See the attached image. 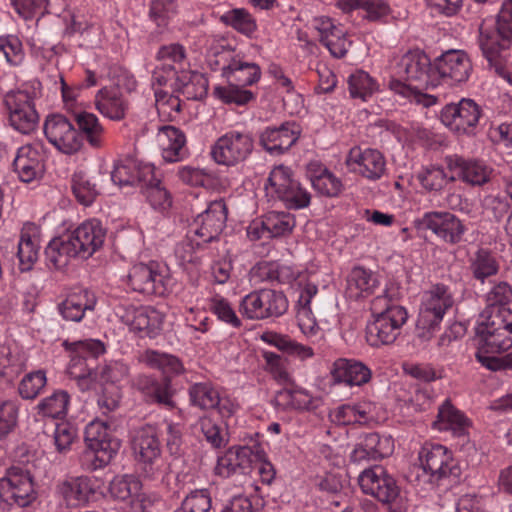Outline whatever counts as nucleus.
Masks as SVG:
<instances>
[{"instance_id": "obj_56", "label": "nucleus", "mask_w": 512, "mask_h": 512, "mask_svg": "<svg viewBox=\"0 0 512 512\" xmlns=\"http://www.w3.org/2000/svg\"><path fill=\"white\" fill-rule=\"evenodd\" d=\"M176 92L169 94L164 90H155L156 108L160 115L173 120L174 116L181 111V100Z\"/></svg>"}, {"instance_id": "obj_45", "label": "nucleus", "mask_w": 512, "mask_h": 512, "mask_svg": "<svg viewBox=\"0 0 512 512\" xmlns=\"http://www.w3.org/2000/svg\"><path fill=\"white\" fill-rule=\"evenodd\" d=\"M69 395L64 390L55 391L37 405L38 413L44 417L61 418L66 415Z\"/></svg>"}, {"instance_id": "obj_38", "label": "nucleus", "mask_w": 512, "mask_h": 512, "mask_svg": "<svg viewBox=\"0 0 512 512\" xmlns=\"http://www.w3.org/2000/svg\"><path fill=\"white\" fill-rule=\"evenodd\" d=\"M86 291L69 295L59 304L58 310L67 321L79 322L87 310H93L95 301H89Z\"/></svg>"}, {"instance_id": "obj_21", "label": "nucleus", "mask_w": 512, "mask_h": 512, "mask_svg": "<svg viewBox=\"0 0 512 512\" xmlns=\"http://www.w3.org/2000/svg\"><path fill=\"white\" fill-rule=\"evenodd\" d=\"M133 290L148 294L162 295L165 292L164 276L158 270V264L139 263L132 267L128 275Z\"/></svg>"}, {"instance_id": "obj_9", "label": "nucleus", "mask_w": 512, "mask_h": 512, "mask_svg": "<svg viewBox=\"0 0 512 512\" xmlns=\"http://www.w3.org/2000/svg\"><path fill=\"white\" fill-rule=\"evenodd\" d=\"M254 140L251 135L231 131L217 139L211 150L216 163L235 166L245 161L252 153Z\"/></svg>"}, {"instance_id": "obj_41", "label": "nucleus", "mask_w": 512, "mask_h": 512, "mask_svg": "<svg viewBox=\"0 0 512 512\" xmlns=\"http://www.w3.org/2000/svg\"><path fill=\"white\" fill-rule=\"evenodd\" d=\"M166 141L162 145V157L166 162H176L183 158L186 138L184 133L174 126L162 127Z\"/></svg>"}, {"instance_id": "obj_20", "label": "nucleus", "mask_w": 512, "mask_h": 512, "mask_svg": "<svg viewBox=\"0 0 512 512\" xmlns=\"http://www.w3.org/2000/svg\"><path fill=\"white\" fill-rule=\"evenodd\" d=\"M299 135L295 122H284L278 127H266L259 136V143L267 152L280 155L296 143Z\"/></svg>"}, {"instance_id": "obj_18", "label": "nucleus", "mask_w": 512, "mask_h": 512, "mask_svg": "<svg viewBox=\"0 0 512 512\" xmlns=\"http://www.w3.org/2000/svg\"><path fill=\"white\" fill-rule=\"evenodd\" d=\"M121 319L142 337L154 338L162 329L164 315L152 307L129 306L124 309Z\"/></svg>"}, {"instance_id": "obj_57", "label": "nucleus", "mask_w": 512, "mask_h": 512, "mask_svg": "<svg viewBox=\"0 0 512 512\" xmlns=\"http://www.w3.org/2000/svg\"><path fill=\"white\" fill-rule=\"evenodd\" d=\"M47 382L45 372L36 371L25 375L21 380L18 390L24 399L35 398L45 387Z\"/></svg>"}, {"instance_id": "obj_52", "label": "nucleus", "mask_w": 512, "mask_h": 512, "mask_svg": "<svg viewBox=\"0 0 512 512\" xmlns=\"http://www.w3.org/2000/svg\"><path fill=\"white\" fill-rule=\"evenodd\" d=\"M242 86L229 83L227 87H215L214 94L226 104L245 105L253 98V93L241 88Z\"/></svg>"}, {"instance_id": "obj_6", "label": "nucleus", "mask_w": 512, "mask_h": 512, "mask_svg": "<svg viewBox=\"0 0 512 512\" xmlns=\"http://www.w3.org/2000/svg\"><path fill=\"white\" fill-rule=\"evenodd\" d=\"M478 351L476 359L491 371L512 368V353L498 357L512 347V333L490 332L489 330L476 331Z\"/></svg>"}, {"instance_id": "obj_54", "label": "nucleus", "mask_w": 512, "mask_h": 512, "mask_svg": "<svg viewBox=\"0 0 512 512\" xmlns=\"http://www.w3.org/2000/svg\"><path fill=\"white\" fill-rule=\"evenodd\" d=\"M72 190L77 200L85 206L90 205L98 195L95 183H91L82 173L73 176Z\"/></svg>"}, {"instance_id": "obj_49", "label": "nucleus", "mask_w": 512, "mask_h": 512, "mask_svg": "<svg viewBox=\"0 0 512 512\" xmlns=\"http://www.w3.org/2000/svg\"><path fill=\"white\" fill-rule=\"evenodd\" d=\"M38 245L31 235L22 232L18 243L17 256L19 259V269L22 272L30 271L38 259Z\"/></svg>"}, {"instance_id": "obj_44", "label": "nucleus", "mask_w": 512, "mask_h": 512, "mask_svg": "<svg viewBox=\"0 0 512 512\" xmlns=\"http://www.w3.org/2000/svg\"><path fill=\"white\" fill-rule=\"evenodd\" d=\"M220 21L246 36H251L257 29L255 19L243 8H235L226 12L220 17Z\"/></svg>"}, {"instance_id": "obj_28", "label": "nucleus", "mask_w": 512, "mask_h": 512, "mask_svg": "<svg viewBox=\"0 0 512 512\" xmlns=\"http://www.w3.org/2000/svg\"><path fill=\"white\" fill-rule=\"evenodd\" d=\"M332 376L335 382L361 386L370 380L371 371L362 362L340 358L334 363Z\"/></svg>"}, {"instance_id": "obj_33", "label": "nucleus", "mask_w": 512, "mask_h": 512, "mask_svg": "<svg viewBox=\"0 0 512 512\" xmlns=\"http://www.w3.org/2000/svg\"><path fill=\"white\" fill-rule=\"evenodd\" d=\"M45 256L49 268L61 270L68 266L72 258L78 257V253L68 237L62 236L50 241L45 249Z\"/></svg>"}, {"instance_id": "obj_51", "label": "nucleus", "mask_w": 512, "mask_h": 512, "mask_svg": "<svg viewBox=\"0 0 512 512\" xmlns=\"http://www.w3.org/2000/svg\"><path fill=\"white\" fill-rule=\"evenodd\" d=\"M191 402L201 409H214L219 404V393L209 383H196L189 390Z\"/></svg>"}, {"instance_id": "obj_50", "label": "nucleus", "mask_w": 512, "mask_h": 512, "mask_svg": "<svg viewBox=\"0 0 512 512\" xmlns=\"http://www.w3.org/2000/svg\"><path fill=\"white\" fill-rule=\"evenodd\" d=\"M263 340L274 345L279 350L288 353L289 355H296L301 359L311 357L313 351L311 347L298 344L286 336L277 333H267L263 335Z\"/></svg>"}, {"instance_id": "obj_58", "label": "nucleus", "mask_w": 512, "mask_h": 512, "mask_svg": "<svg viewBox=\"0 0 512 512\" xmlns=\"http://www.w3.org/2000/svg\"><path fill=\"white\" fill-rule=\"evenodd\" d=\"M146 361L152 367L161 369L163 373L179 374L183 370L182 363L178 358L157 351H147Z\"/></svg>"}, {"instance_id": "obj_39", "label": "nucleus", "mask_w": 512, "mask_h": 512, "mask_svg": "<svg viewBox=\"0 0 512 512\" xmlns=\"http://www.w3.org/2000/svg\"><path fill=\"white\" fill-rule=\"evenodd\" d=\"M295 224V217L286 212L271 211L262 219V228L267 230V238L289 235Z\"/></svg>"}, {"instance_id": "obj_22", "label": "nucleus", "mask_w": 512, "mask_h": 512, "mask_svg": "<svg viewBox=\"0 0 512 512\" xmlns=\"http://www.w3.org/2000/svg\"><path fill=\"white\" fill-rule=\"evenodd\" d=\"M481 109L472 99L463 98L459 103L448 104L441 111V120L447 126L466 132L477 125Z\"/></svg>"}, {"instance_id": "obj_23", "label": "nucleus", "mask_w": 512, "mask_h": 512, "mask_svg": "<svg viewBox=\"0 0 512 512\" xmlns=\"http://www.w3.org/2000/svg\"><path fill=\"white\" fill-rule=\"evenodd\" d=\"M471 70V64L466 54L459 50H449L436 58L434 72L436 82L440 78H449L454 82L465 81Z\"/></svg>"}, {"instance_id": "obj_55", "label": "nucleus", "mask_w": 512, "mask_h": 512, "mask_svg": "<svg viewBox=\"0 0 512 512\" xmlns=\"http://www.w3.org/2000/svg\"><path fill=\"white\" fill-rule=\"evenodd\" d=\"M294 181L295 180L291 178L290 169L280 165L270 172L265 189L268 190L270 187L273 189V192L277 197L280 198L281 195L290 188Z\"/></svg>"}, {"instance_id": "obj_12", "label": "nucleus", "mask_w": 512, "mask_h": 512, "mask_svg": "<svg viewBox=\"0 0 512 512\" xmlns=\"http://www.w3.org/2000/svg\"><path fill=\"white\" fill-rule=\"evenodd\" d=\"M419 460L424 471L437 480L452 478L457 481L460 477V468L448 449L440 444H425L419 452Z\"/></svg>"}, {"instance_id": "obj_46", "label": "nucleus", "mask_w": 512, "mask_h": 512, "mask_svg": "<svg viewBox=\"0 0 512 512\" xmlns=\"http://www.w3.org/2000/svg\"><path fill=\"white\" fill-rule=\"evenodd\" d=\"M438 418L443 423L441 428L451 429L458 436L465 433V429L469 424L468 419L449 400H446L439 408Z\"/></svg>"}, {"instance_id": "obj_5", "label": "nucleus", "mask_w": 512, "mask_h": 512, "mask_svg": "<svg viewBox=\"0 0 512 512\" xmlns=\"http://www.w3.org/2000/svg\"><path fill=\"white\" fill-rule=\"evenodd\" d=\"M72 356L67 369L68 374L78 380L86 378L102 380L108 379L110 368L99 367L97 358L105 351L104 345L99 340L78 341L71 344Z\"/></svg>"}, {"instance_id": "obj_1", "label": "nucleus", "mask_w": 512, "mask_h": 512, "mask_svg": "<svg viewBox=\"0 0 512 512\" xmlns=\"http://www.w3.org/2000/svg\"><path fill=\"white\" fill-rule=\"evenodd\" d=\"M496 31L479 27V47L495 72L512 84V73L505 66L503 52L512 44V0L503 3L496 19Z\"/></svg>"}, {"instance_id": "obj_3", "label": "nucleus", "mask_w": 512, "mask_h": 512, "mask_svg": "<svg viewBox=\"0 0 512 512\" xmlns=\"http://www.w3.org/2000/svg\"><path fill=\"white\" fill-rule=\"evenodd\" d=\"M452 305V296L444 285H436L425 292L416 322L417 337L423 341L430 340Z\"/></svg>"}, {"instance_id": "obj_42", "label": "nucleus", "mask_w": 512, "mask_h": 512, "mask_svg": "<svg viewBox=\"0 0 512 512\" xmlns=\"http://www.w3.org/2000/svg\"><path fill=\"white\" fill-rule=\"evenodd\" d=\"M140 187L154 209L165 210L171 206L170 194L162 186L161 180L155 176L154 168L152 169V178L144 181Z\"/></svg>"}, {"instance_id": "obj_35", "label": "nucleus", "mask_w": 512, "mask_h": 512, "mask_svg": "<svg viewBox=\"0 0 512 512\" xmlns=\"http://www.w3.org/2000/svg\"><path fill=\"white\" fill-rule=\"evenodd\" d=\"M261 75L260 67L255 63L232 60L230 66H225L224 77L229 83L242 87L256 83Z\"/></svg>"}, {"instance_id": "obj_48", "label": "nucleus", "mask_w": 512, "mask_h": 512, "mask_svg": "<svg viewBox=\"0 0 512 512\" xmlns=\"http://www.w3.org/2000/svg\"><path fill=\"white\" fill-rule=\"evenodd\" d=\"M339 7L344 12H350L354 9H363L365 16L369 20H378L388 13V6L380 0H340Z\"/></svg>"}, {"instance_id": "obj_63", "label": "nucleus", "mask_w": 512, "mask_h": 512, "mask_svg": "<svg viewBox=\"0 0 512 512\" xmlns=\"http://www.w3.org/2000/svg\"><path fill=\"white\" fill-rule=\"evenodd\" d=\"M22 59V45L19 40L0 37V64L19 65Z\"/></svg>"}, {"instance_id": "obj_19", "label": "nucleus", "mask_w": 512, "mask_h": 512, "mask_svg": "<svg viewBox=\"0 0 512 512\" xmlns=\"http://www.w3.org/2000/svg\"><path fill=\"white\" fill-rule=\"evenodd\" d=\"M66 236L74 244L78 257L88 259L103 245L105 230L100 222L91 220L82 223L71 234Z\"/></svg>"}, {"instance_id": "obj_24", "label": "nucleus", "mask_w": 512, "mask_h": 512, "mask_svg": "<svg viewBox=\"0 0 512 512\" xmlns=\"http://www.w3.org/2000/svg\"><path fill=\"white\" fill-rule=\"evenodd\" d=\"M447 167L452 172L449 181L461 179L470 185L481 186L490 180L491 169L480 161L454 156L447 158Z\"/></svg>"}, {"instance_id": "obj_32", "label": "nucleus", "mask_w": 512, "mask_h": 512, "mask_svg": "<svg viewBox=\"0 0 512 512\" xmlns=\"http://www.w3.org/2000/svg\"><path fill=\"white\" fill-rule=\"evenodd\" d=\"M476 331L512 333V312L500 306H487L480 315Z\"/></svg>"}, {"instance_id": "obj_26", "label": "nucleus", "mask_w": 512, "mask_h": 512, "mask_svg": "<svg viewBox=\"0 0 512 512\" xmlns=\"http://www.w3.org/2000/svg\"><path fill=\"white\" fill-rule=\"evenodd\" d=\"M347 165L351 163L358 164L360 173L368 179H379L385 171V159L376 149L367 148L362 150L360 147H353L346 159Z\"/></svg>"}, {"instance_id": "obj_13", "label": "nucleus", "mask_w": 512, "mask_h": 512, "mask_svg": "<svg viewBox=\"0 0 512 512\" xmlns=\"http://www.w3.org/2000/svg\"><path fill=\"white\" fill-rule=\"evenodd\" d=\"M44 133L48 141L62 153L73 154L82 147L81 136L63 115L48 116L44 123Z\"/></svg>"}, {"instance_id": "obj_17", "label": "nucleus", "mask_w": 512, "mask_h": 512, "mask_svg": "<svg viewBox=\"0 0 512 512\" xmlns=\"http://www.w3.org/2000/svg\"><path fill=\"white\" fill-rule=\"evenodd\" d=\"M227 213L223 199L212 201L207 209L194 219L195 234L206 243L216 240L225 227Z\"/></svg>"}, {"instance_id": "obj_16", "label": "nucleus", "mask_w": 512, "mask_h": 512, "mask_svg": "<svg viewBox=\"0 0 512 512\" xmlns=\"http://www.w3.org/2000/svg\"><path fill=\"white\" fill-rule=\"evenodd\" d=\"M418 229L431 230L435 235L450 244L461 241L465 227L461 220L449 212H428L415 221Z\"/></svg>"}, {"instance_id": "obj_61", "label": "nucleus", "mask_w": 512, "mask_h": 512, "mask_svg": "<svg viewBox=\"0 0 512 512\" xmlns=\"http://www.w3.org/2000/svg\"><path fill=\"white\" fill-rule=\"evenodd\" d=\"M199 426L206 441L214 448H221L228 442L227 433L210 418H201Z\"/></svg>"}, {"instance_id": "obj_34", "label": "nucleus", "mask_w": 512, "mask_h": 512, "mask_svg": "<svg viewBox=\"0 0 512 512\" xmlns=\"http://www.w3.org/2000/svg\"><path fill=\"white\" fill-rule=\"evenodd\" d=\"M59 491L70 505H79L89 501L94 494L91 480L88 477L70 478L62 482Z\"/></svg>"}, {"instance_id": "obj_43", "label": "nucleus", "mask_w": 512, "mask_h": 512, "mask_svg": "<svg viewBox=\"0 0 512 512\" xmlns=\"http://www.w3.org/2000/svg\"><path fill=\"white\" fill-rule=\"evenodd\" d=\"M143 390L147 401L167 407L173 406L170 380L167 376L160 381L145 378L143 382Z\"/></svg>"}, {"instance_id": "obj_64", "label": "nucleus", "mask_w": 512, "mask_h": 512, "mask_svg": "<svg viewBox=\"0 0 512 512\" xmlns=\"http://www.w3.org/2000/svg\"><path fill=\"white\" fill-rule=\"evenodd\" d=\"M418 179L422 186L429 191L441 190L449 180L447 179L444 169L441 167L427 168L418 175Z\"/></svg>"}, {"instance_id": "obj_11", "label": "nucleus", "mask_w": 512, "mask_h": 512, "mask_svg": "<svg viewBox=\"0 0 512 512\" xmlns=\"http://www.w3.org/2000/svg\"><path fill=\"white\" fill-rule=\"evenodd\" d=\"M11 125L23 134L32 132L39 121L33 97L23 90L10 91L4 96Z\"/></svg>"}, {"instance_id": "obj_62", "label": "nucleus", "mask_w": 512, "mask_h": 512, "mask_svg": "<svg viewBox=\"0 0 512 512\" xmlns=\"http://www.w3.org/2000/svg\"><path fill=\"white\" fill-rule=\"evenodd\" d=\"M289 209H301L310 204V194L304 190L300 183L294 181L290 188L279 198Z\"/></svg>"}, {"instance_id": "obj_36", "label": "nucleus", "mask_w": 512, "mask_h": 512, "mask_svg": "<svg viewBox=\"0 0 512 512\" xmlns=\"http://www.w3.org/2000/svg\"><path fill=\"white\" fill-rule=\"evenodd\" d=\"M377 285L378 280L370 271L355 267L347 280V292L350 298L358 299L372 294Z\"/></svg>"}, {"instance_id": "obj_53", "label": "nucleus", "mask_w": 512, "mask_h": 512, "mask_svg": "<svg viewBox=\"0 0 512 512\" xmlns=\"http://www.w3.org/2000/svg\"><path fill=\"white\" fill-rule=\"evenodd\" d=\"M313 187L322 195L327 197L338 196L343 189L340 179L335 177L329 170L324 169L319 175L311 179Z\"/></svg>"}, {"instance_id": "obj_40", "label": "nucleus", "mask_w": 512, "mask_h": 512, "mask_svg": "<svg viewBox=\"0 0 512 512\" xmlns=\"http://www.w3.org/2000/svg\"><path fill=\"white\" fill-rule=\"evenodd\" d=\"M75 119L81 139H85L93 148H100L102 146L104 129L99 123L98 118L92 113L80 112L75 115Z\"/></svg>"}, {"instance_id": "obj_27", "label": "nucleus", "mask_w": 512, "mask_h": 512, "mask_svg": "<svg viewBox=\"0 0 512 512\" xmlns=\"http://www.w3.org/2000/svg\"><path fill=\"white\" fill-rule=\"evenodd\" d=\"M13 170L22 182L29 183L43 172L39 151L31 145H24L17 151L13 161Z\"/></svg>"}, {"instance_id": "obj_14", "label": "nucleus", "mask_w": 512, "mask_h": 512, "mask_svg": "<svg viewBox=\"0 0 512 512\" xmlns=\"http://www.w3.org/2000/svg\"><path fill=\"white\" fill-rule=\"evenodd\" d=\"M359 485L364 493L374 496L384 504L395 502L400 494L396 480L378 465L361 473Z\"/></svg>"}, {"instance_id": "obj_10", "label": "nucleus", "mask_w": 512, "mask_h": 512, "mask_svg": "<svg viewBox=\"0 0 512 512\" xmlns=\"http://www.w3.org/2000/svg\"><path fill=\"white\" fill-rule=\"evenodd\" d=\"M0 498L8 505L26 507L35 499L34 485L30 473L13 466L0 479Z\"/></svg>"}, {"instance_id": "obj_8", "label": "nucleus", "mask_w": 512, "mask_h": 512, "mask_svg": "<svg viewBox=\"0 0 512 512\" xmlns=\"http://www.w3.org/2000/svg\"><path fill=\"white\" fill-rule=\"evenodd\" d=\"M132 449L137 465L146 477H152L159 470L161 444L157 430L151 425L143 426L134 432Z\"/></svg>"}, {"instance_id": "obj_29", "label": "nucleus", "mask_w": 512, "mask_h": 512, "mask_svg": "<svg viewBox=\"0 0 512 512\" xmlns=\"http://www.w3.org/2000/svg\"><path fill=\"white\" fill-rule=\"evenodd\" d=\"M151 165L138 166L132 159H126L124 162L115 164L111 172V180L119 185H139L152 178Z\"/></svg>"}, {"instance_id": "obj_60", "label": "nucleus", "mask_w": 512, "mask_h": 512, "mask_svg": "<svg viewBox=\"0 0 512 512\" xmlns=\"http://www.w3.org/2000/svg\"><path fill=\"white\" fill-rule=\"evenodd\" d=\"M211 498L207 490L192 491L183 500L181 508L176 512H210Z\"/></svg>"}, {"instance_id": "obj_7", "label": "nucleus", "mask_w": 512, "mask_h": 512, "mask_svg": "<svg viewBox=\"0 0 512 512\" xmlns=\"http://www.w3.org/2000/svg\"><path fill=\"white\" fill-rule=\"evenodd\" d=\"M288 308L286 296L276 290L260 289L246 295L240 303V312L249 319L263 320L283 315Z\"/></svg>"}, {"instance_id": "obj_31", "label": "nucleus", "mask_w": 512, "mask_h": 512, "mask_svg": "<svg viewBox=\"0 0 512 512\" xmlns=\"http://www.w3.org/2000/svg\"><path fill=\"white\" fill-rule=\"evenodd\" d=\"M95 105L101 114L113 120L124 118L127 109V103L122 99L120 89L115 86L99 90Z\"/></svg>"}, {"instance_id": "obj_2", "label": "nucleus", "mask_w": 512, "mask_h": 512, "mask_svg": "<svg viewBox=\"0 0 512 512\" xmlns=\"http://www.w3.org/2000/svg\"><path fill=\"white\" fill-rule=\"evenodd\" d=\"M85 442L84 464L91 471L107 466L120 448V442L110 434L108 424L98 420L87 425Z\"/></svg>"}, {"instance_id": "obj_4", "label": "nucleus", "mask_w": 512, "mask_h": 512, "mask_svg": "<svg viewBox=\"0 0 512 512\" xmlns=\"http://www.w3.org/2000/svg\"><path fill=\"white\" fill-rule=\"evenodd\" d=\"M399 74H405V79L410 82L405 85L399 80H393L390 86L395 91L405 95L404 89H410L414 85L415 90L427 89L429 86H437L434 64L424 51L415 49L402 56L399 64Z\"/></svg>"}, {"instance_id": "obj_15", "label": "nucleus", "mask_w": 512, "mask_h": 512, "mask_svg": "<svg viewBox=\"0 0 512 512\" xmlns=\"http://www.w3.org/2000/svg\"><path fill=\"white\" fill-rule=\"evenodd\" d=\"M405 308H395L391 315L374 318L366 328V340L372 347L392 344L400 335L402 325L407 321Z\"/></svg>"}, {"instance_id": "obj_25", "label": "nucleus", "mask_w": 512, "mask_h": 512, "mask_svg": "<svg viewBox=\"0 0 512 512\" xmlns=\"http://www.w3.org/2000/svg\"><path fill=\"white\" fill-rule=\"evenodd\" d=\"M393 451V443L390 437H381L372 432L360 437L351 453V461L361 463L369 460H380L390 455Z\"/></svg>"}, {"instance_id": "obj_47", "label": "nucleus", "mask_w": 512, "mask_h": 512, "mask_svg": "<svg viewBox=\"0 0 512 512\" xmlns=\"http://www.w3.org/2000/svg\"><path fill=\"white\" fill-rule=\"evenodd\" d=\"M142 484L138 478L133 475L116 476L109 485L111 496L119 500H127L138 495Z\"/></svg>"}, {"instance_id": "obj_30", "label": "nucleus", "mask_w": 512, "mask_h": 512, "mask_svg": "<svg viewBox=\"0 0 512 512\" xmlns=\"http://www.w3.org/2000/svg\"><path fill=\"white\" fill-rule=\"evenodd\" d=\"M172 87L173 92L182 94L188 100H202L208 92V79L196 71H181Z\"/></svg>"}, {"instance_id": "obj_59", "label": "nucleus", "mask_w": 512, "mask_h": 512, "mask_svg": "<svg viewBox=\"0 0 512 512\" xmlns=\"http://www.w3.org/2000/svg\"><path fill=\"white\" fill-rule=\"evenodd\" d=\"M348 86L352 98L366 100V97L372 94L374 81L368 73L359 71L349 76Z\"/></svg>"}, {"instance_id": "obj_37", "label": "nucleus", "mask_w": 512, "mask_h": 512, "mask_svg": "<svg viewBox=\"0 0 512 512\" xmlns=\"http://www.w3.org/2000/svg\"><path fill=\"white\" fill-rule=\"evenodd\" d=\"M469 269L475 280L484 281L496 275L500 269L496 256L487 249H479L470 261Z\"/></svg>"}]
</instances>
